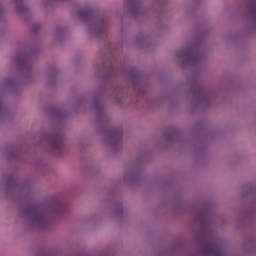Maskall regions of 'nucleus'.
<instances>
[{
    "mask_svg": "<svg viewBox=\"0 0 256 256\" xmlns=\"http://www.w3.org/2000/svg\"><path fill=\"white\" fill-rule=\"evenodd\" d=\"M34 223H36V225H41V223H43V216H36L34 218Z\"/></svg>",
    "mask_w": 256,
    "mask_h": 256,
    "instance_id": "obj_3",
    "label": "nucleus"
},
{
    "mask_svg": "<svg viewBox=\"0 0 256 256\" xmlns=\"http://www.w3.org/2000/svg\"><path fill=\"white\" fill-rule=\"evenodd\" d=\"M133 9V0H129V13L131 15V11Z\"/></svg>",
    "mask_w": 256,
    "mask_h": 256,
    "instance_id": "obj_4",
    "label": "nucleus"
},
{
    "mask_svg": "<svg viewBox=\"0 0 256 256\" xmlns=\"http://www.w3.org/2000/svg\"><path fill=\"white\" fill-rule=\"evenodd\" d=\"M95 31H101V25L96 26Z\"/></svg>",
    "mask_w": 256,
    "mask_h": 256,
    "instance_id": "obj_6",
    "label": "nucleus"
},
{
    "mask_svg": "<svg viewBox=\"0 0 256 256\" xmlns=\"http://www.w3.org/2000/svg\"><path fill=\"white\" fill-rule=\"evenodd\" d=\"M252 13L256 15V0L253 2Z\"/></svg>",
    "mask_w": 256,
    "mask_h": 256,
    "instance_id": "obj_5",
    "label": "nucleus"
},
{
    "mask_svg": "<svg viewBox=\"0 0 256 256\" xmlns=\"http://www.w3.org/2000/svg\"><path fill=\"white\" fill-rule=\"evenodd\" d=\"M207 251H210V253H218L221 255V247L215 245L214 243H210L206 246Z\"/></svg>",
    "mask_w": 256,
    "mask_h": 256,
    "instance_id": "obj_2",
    "label": "nucleus"
},
{
    "mask_svg": "<svg viewBox=\"0 0 256 256\" xmlns=\"http://www.w3.org/2000/svg\"><path fill=\"white\" fill-rule=\"evenodd\" d=\"M129 75H130V78H131V70H130V72H129Z\"/></svg>",
    "mask_w": 256,
    "mask_h": 256,
    "instance_id": "obj_7",
    "label": "nucleus"
},
{
    "mask_svg": "<svg viewBox=\"0 0 256 256\" xmlns=\"http://www.w3.org/2000/svg\"><path fill=\"white\" fill-rule=\"evenodd\" d=\"M50 145L53 147V149H61L63 147V141L59 138H54L50 140Z\"/></svg>",
    "mask_w": 256,
    "mask_h": 256,
    "instance_id": "obj_1",
    "label": "nucleus"
}]
</instances>
